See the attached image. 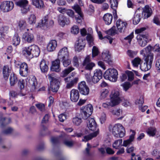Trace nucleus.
I'll use <instances>...</instances> for the list:
<instances>
[{
	"mask_svg": "<svg viewBox=\"0 0 160 160\" xmlns=\"http://www.w3.org/2000/svg\"><path fill=\"white\" fill-rule=\"evenodd\" d=\"M87 126L89 130H85L84 134H88L84 137L82 139L83 142H87L96 136L99 133L98 129L97 128V124L94 119L93 118H89L87 122Z\"/></svg>",
	"mask_w": 160,
	"mask_h": 160,
	"instance_id": "f257e3e1",
	"label": "nucleus"
},
{
	"mask_svg": "<svg viewBox=\"0 0 160 160\" xmlns=\"http://www.w3.org/2000/svg\"><path fill=\"white\" fill-rule=\"evenodd\" d=\"M85 77L88 82L95 83L102 78V72L101 71H88Z\"/></svg>",
	"mask_w": 160,
	"mask_h": 160,
	"instance_id": "f03ea898",
	"label": "nucleus"
},
{
	"mask_svg": "<svg viewBox=\"0 0 160 160\" xmlns=\"http://www.w3.org/2000/svg\"><path fill=\"white\" fill-rule=\"evenodd\" d=\"M58 59L61 60L62 62L64 67H67L71 63L69 52L67 47H64L60 50L58 53Z\"/></svg>",
	"mask_w": 160,
	"mask_h": 160,
	"instance_id": "7ed1b4c3",
	"label": "nucleus"
},
{
	"mask_svg": "<svg viewBox=\"0 0 160 160\" xmlns=\"http://www.w3.org/2000/svg\"><path fill=\"white\" fill-rule=\"evenodd\" d=\"M48 78L50 80V86L49 90L53 92H57L59 88L60 82L59 77H57L54 73L48 75Z\"/></svg>",
	"mask_w": 160,
	"mask_h": 160,
	"instance_id": "20e7f679",
	"label": "nucleus"
},
{
	"mask_svg": "<svg viewBox=\"0 0 160 160\" xmlns=\"http://www.w3.org/2000/svg\"><path fill=\"white\" fill-rule=\"evenodd\" d=\"M109 129L113 136L116 138H122L125 135V129L121 124H116Z\"/></svg>",
	"mask_w": 160,
	"mask_h": 160,
	"instance_id": "39448f33",
	"label": "nucleus"
},
{
	"mask_svg": "<svg viewBox=\"0 0 160 160\" xmlns=\"http://www.w3.org/2000/svg\"><path fill=\"white\" fill-rule=\"evenodd\" d=\"M143 59L145 62L143 64L142 66L140 65L141 70H149L151 68L152 62L153 60V54L152 53L143 54Z\"/></svg>",
	"mask_w": 160,
	"mask_h": 160,
	"instance_id": "423d86ee",
	"label": "nucleus"
},
{
	"mask_svg": "<svg viewBox=\"0 0 160 160\" xmlns=\"http://www.w3.org/2000/svg\"><path fill=\"white\" fill-rule=\"evenodd\" d=\"M67 138H68V136L64 132H62L61 135L59 137L52 138L51 139V141L53 144H54L58 142L59 141L61 140H64L63 143L66 146L69 147H72L74 144V142L72 140H64V139Z\"/></svg>",
	"mask_w": 160,
	"mask_h": 160,
	"instance_id": "0eeeda50",
	"label": "nucleus"
},
{
	"mask_svg": "<svg viewBox=\"0 0 160 160\" xmlns=\"http://www.w3.org/2000/svg\"><path fill=\"white\" fill-rule=\"evenodd\" d=\"M48 15L45 16L42 19L41 22L38 23V26L44 30L52 27L54 24V21L52 20L48 21Z\"/></svg>",
	"mask_w": 160,
	"mask_h": 160,
	"instance_id": "6e6552de",
	"label": "nucleus"
},
{
	"mask_svg": "<svg viewBox=\"0 0 160 160\" xmlns=\"http://www.w3.org/2000/svg\"><path fill=\"white\" fill-rule=\"evenodd\" d=\"M93 111V107L91 104H89L81 108V113L82 118L86 119L92 114Z\"/></svg>",
	"mask_w": 160,
	"mask_h": 160,
	"instance_id": "1a4fd4ad",
	"label": "nucleus"
},
{
	"mask_svg": "<svg viewBox=\"0 0 160 160\" xmlns=\"http://www.w3.org/2000/svg\"><path fill=\"white\" fill-rule=\"evenodd\" d=\"M118 74L117 71H106L103 76L106 79L114 82L117 80Z\"/></svg>",
	"mask_w": 160,
	"mask_h": 160,
	"instance_id": "9d476101",
	"label": "nucleus"
},
{
	"mask_svg": "<svg viewBox=\"0 0 160 160\" xmlns=\"http://www.w3.org/2000/svg\"><path fill=\"white\" fill-rule=\"evenodd\" d=\"M14 7V4L12 1H4L1 3L0 9L3 12H8L12 10Z\"/></svg>",
	"mask_w": 160,
	"mask_h": 160,
	"instance_id": "9b49d317",
	"label": "nucleus"
},
{
	"mask_svg": "<svg viewBox=\"0 0 160 160\" xmlns=\"http://www.w3.org/2000/svg\"><path fill=\"white\" fill-rule=\"evenodd\" d=\"M28 3V1L27 0H20L16 2V4L21 8L22 12L23 13H26L29 11Z\"/></svg>",
	"mask_w": 160,
	"mask_h": 160,
	"instance_id": "f8f14e48",
	"label": "nucleus"
},
{
	"mask_svg": "<svg viewBox=\"0 0 160 160\" xmlns=\"http://www.w3.org/2000/svg\"><path fill=\"white\" fill-rule=\"evenodd\" d=\"M110 99L116 105L119 104L121 101L119 92L117 90L112 91L110 95Z\"/></svg>",
	"mask_w": 160,
	"mask_h": 160,
	"instance_id": "ddd939ff",
	"label": "nucleus"
},
{
	"mask_svg": "<svg viewBox=\"0 0 160 160\" xmlns=\"http://www.w3.org/2000/svg\"><path fill=\"white\" fill-rule=\"evenodd\" d=\"M78 88L80 93L83 95H87L89 93V88L86 85L85 82L82 81L79 83L78 85Z\"/></svg>",
	"mask_w": 160,
	"mask_h": 160,
	"instance_id": "4468645a",
	"label": "nucleus"
},
{
	"mask_svg": "<svg viewBox=\"0 0 160 160\" xmlns=\"http://www.w3.org/2000/svg\"><path fill=\"white\" fill-rule=\"evenodd\" d=\"M26 84L30 86L32 91L35 90L37 85V80L35 76H31L29 79H27L26 81Z\"/></svg>",
	"mask_w": 160,
	"mask_h": 160,
	"instance_id": "2eb2a0df",
	"label": "nucleus"
},
{
	"mask_svg": "<svg viewBox=\"0 0 160 160\" xmlns=\"http://www.w3.org/2000/svg\"><path fill=\"white\" fill-rule=\"evenodd\" d=\"M102 57L104 61L106 62L109 65L112 66L113 62L112 60L111 55L108 51L103 52L102 53Z\"/></svg>",
	"mask_w": 160,
	"mask_h": 160,
	"instance_id": "dca6fc26",
	"label": "nucleus"
},
{
	"mask_svg": "<svg viewBox=\"0 0 160 160\" xmlns=\"http://www.w3.org/2000/svg\"><path fill=\"white\" fill-rule=\"evenodd\" d=\"M84 41L81 37L79 38L78 40L76 41L75 45V48L76 51L79 52L84 48L85 45L84 42Z\"/></svg>",
	"mask_w": 160,
	"mask_h": 160,
	"instance_id": "f3484780",
	"label": "nucleus"
},
{
	"mask_svg": "<svg viewBox=\"0 0 160 160\" xmlns=\"http://www.w3.org/2000/svg\"><path fill=\"white\" fill-rule=\"evenodd\" d=\"M116 24L118 30L120 32H121L122 31H124L125 29L127 23L119 19L117 21Z\"/></svg>",
	"mask_w": 160,
	"mask_h": 160,
	"instance_id": "a211bd4d",
	"label": "nucleus"
},
{
	"mask_svg": "<svg viewBox=\"0 0 160 160\" xmlns=\"http://www.w3.org/2000/svg\"><path fill=\"white\" fill-rule=\"evenodd\" d=\"M79 94L77 89H72L70 92V99L73 102H77L79 99Z\"/></svg>",
	"mask_w": 160,
	"mask_h": 160,
	"instance_id": "6ab92c4d",
	"label": "nucleus"
},
{
	"mask_svg": "<svg viewBox=\"0 0 160 160\" xmlns=\"http://www.w3.org/2000/svg\"><path fill=\"white\" fill-rule=\"evenodd\" d=\"M58 20L59 25L62 27H64L65 25H68L70 23L69 18L62 15L59 16Z\"/></svg>",
	"mask_w": 160,
	"mask_h": 160,
	"instance_id": "aec40b11",
	"label": "nucleus"
},
{
	"mask_svg": "<svg viewBox=\"0 0 160 160\" xmlns=\"http://www.w3.org/2000/svg\"><path fill=\"white\" fill-rule=\"evenodd\" d=\"M31 45L28 47H25L23 48L22 53L27 58L30 59L32 58V54Z\"/></svg>",
	"mask_w": 160,
	"mask_h": 160,
	"instance_id": "412c9836",
	"label": "nucleus"
},
{
	"mask_svg": "<svg viewBox=\"0 0 160 160\" xmlns=\"http://www.w3.org/2000/svg\"><path fill=\"white\" fill-rule=\"evenodd\" d=\"M22 38L28 43H31L34 41L33 34L30 32H25L22 35Z\"/></svg>",
	"mask_w": 160,
	"mask_h": 160,
	"instance_id": "4be33fe9",
	"label": "nucleus"
},
{
	"mask_svg": "<svg viewBox=\"0 0 160 160\" xmlns=\"http://www.w3.org/2000/svg\"><path fill=\"white\" fill-rule=\"evenodd\" d=\"M57 45V41L55 40H52L50 41L47 46V50L49 52L54 51Z\"/></svg>",
	"mask_w": 160,
	"mask_h": 160,
	"instance_id": "5701e85b",
	"label": "nucleus"
},
{
	"mask_svg": "<svg viewBox=\"0 0 160 160\" xmlns=\"http://www.w3.org/2000/svg\"><path fill=\"white\" fill-rule=\"evenodd\" d=\"M32 54V58L33 57H38L40 53V51L39 47L35 45H31Z\"/></svg>",
	"mask_w": 160,
	"mask_h": 160,
	"instance_id": "b1692460",
	"label": "nucleus"
},
{
	"mask_svg": "<svg viewBox=\"0 0 160 160\" xmlns=\"http://www.w3.org/2000/svg\"><path fill=\"white\" fill-rule=\"evenodd\" d=\"M60 60L57 59L52 62L50 70H60Z\"/></svg>",
	"mask_w": 160,
	"mask_h": 160,
	"instance_id": "393cba45",
	"label": "nucleus"
},
{
	"mask_svg": "<svg viewBox=\"0 0 160 160\" xmlns=\"http://www.w3.org/2000/svg\"><path fill=\"white\" fill-rule=\"evenodd\" d=\"M32 4L36 8L42 9L45 7L44 2L42 0H32Z\"/></svg>",
	"mask_w": 160,
	"mask_h": 160,
	"instance_id": "a878e982",
	"label": "nucleus"
},
{
	"mask_svg": "<svg viewBox=\"0 0 160 160\" xmlns=\"http://www.w3.org/2000/svg\"><path fill=\"white\" fill-rule=\"evenodd\" d=\"M145 18L149 17L152 15V11L151 8L148 5H146L143 10Z\"/></svg>",
	"mask_w": 160,
	"mask_h": 160,
	"instance_id": "bb28decb",
	"label": "nucleus"
},
{
	"mask_svg": "<svg viewBox=\"0 0 160 160\" xmlns=\"http://www.w3.org/2000/svg\"><path fill=\"white\" fill-rule=\"evenodd\" d=\"M113 17L111 14L107 13L103 17V19L105 24L108 25H110L112 22Z\"/></svg>",
	"mask_w": 160,
	"mask_h": 160,
	"instance_id": "cd10ccee",
	"label": "nucleus"
},
{
	"mask_svg": "<svg viewBox=\"0 0 160 160\" xmlns=\"http://www.w3.org/2000/svg\"><path fill=\"white\" fill-rule=\"evenodd\" d=\"M20 42V38L18 33H15L12 40V44L15 46L19 45Z\"/></svg>",
	"mask_w": 160,
	"mask_h": 160,
	"instance_id": "c85d7f7f",
	"label": "nucleus"
},
{
	"mask_svg": "<svg viewBox=\"0 0 160 160\" xmlns=\"http://www.w3.org/2000/svg\"><path fill=\"white\" fill-rule=\"evenodd\" d=\"M15 66L18 68H19L20 70H28V64L25 62H17L15 63Z\"/></svg>",
	"mask_w": 160,
	"mask_h": 160,
	"instance_id": "c756f323",
	"label": "nucleus"
},
{
	"mask_svg": "<svg viewBox=\"0 0 160 160\" xmlns=\"http://www.w3.org/2000/svg\"><path fill=\"white\" fill-rule=\"evenodd\" d=\"M116 105L110 99L108 100L105 102H104L102 104V106L103 108L109 109L110 108L113 107Z\"/></svg>",
	"mask_w": 160,
	"mask_h": 160,
	"instance_id": "7c9ffc66",
	"label": "nucleus"
},
{
	"mask_svg": "<svg viewBox=\"0 0 160 160\" xmlns=\"http://www.w3.org/2000/svg\"><path fill=\"white\" fill-rule=\"evenodd\" d=\"M141 59L139 57L135 58L132 61V63L133 66L135 68H137L138 65H140H140H142V66H143V64L141 62Z\"/></svg>",
	"mask_w": 160,
	"mask_h": 160,
	"instance_id": "2f4dec72",
	"label": "nucleus"
},
{
	"mask_svg": "<svg viewBox=\"0 0 160 160\" xmlns=\"http://www.w3.org/2000/svg\"><path fill=\"white\" fill-rule=\"evenodd\" d=\"M122 139L115 140L112 144V147L116 149H119L122 146Z\"/></svg>",
	"mask_w": 160,
	"mask_h": 160,
	"instance_id": "473e14b6",
	"label": "nucleus"
},
{
	"mask_svg": "<svg viewBox=\"0 0 160 160\" xmlns=\"http://www.w3.org/2000/svg\"><path fill=\"white\" fill-rule=\"evenodd\" d=\"M78 81V77L75 78L73 79L70 82L67 83L66 87L68 89L72 88L74 85L76 84Z\"/></svg>",
	"mask_w": 160,
	"mask_h": 160,
	"instance_id": "72a5a7b5",
	"label": "nucleus"
},
{
	"mask_svg": "<svg viewBox=\"0 0 160 160\" xmlns=\"http://www.w3.org/2000/svg\"><path fill=\"white\" fill-rule=\"evenodd\" d=\"M17 81L16 76L14 73L11 74L10 77V82L11 86H14Z\"/></svg>",
	"mask_w": 160,
	"mask_h": 160,
	"instance_id": "f704fd0d",
	"label": "nucleus"
},
{
	"mask_svg": "<svg viewBox=\"0 0 160 160\" xmlns=\"http://www.w3.org/2000/svg\"><path fill=\"white\" fill-rule=\"evenodd\" d=\"M147 133L149 136H154L156 132V129L155 127H150L146 131Z\"/></svg>",
	"mask_w": 160,
	"mask_h": 160,
	"instance_id": "c9c22d12",
	"label": "nucleus"
},
{
	"mask_svg": "<svg viewBox=\"0 0 160 160\" xmlns=\"http://www.w3.org/2000/svg\"><path fill=\"white\" fill-rule=\"evenodd\" d=\"M10 122V118H2L0 121V127L1 128H3L4 126L9 123Z\"/></svg>",
	"mask_w": 160,
	"mask_h": 160,
	"instance_id": "e433bc0d",
	"label": "nucleus"
},
{
	"mask_svg": "<svg viewBox=\"0 0 160 160\" xmlns=\"http://www.w3.org/2000/svg\"><path fill=\"white\" fill-rule=\"evenodd\" d=\"M47 62L44 60H42L40 64L41 70H48V67Z\"/></svg>",
	"mask_w": 160,
	"mask_h": 160,
	"instance_id": "4c0bfd02",
	"label": "nucleus"
},
{
	"mask_svg": "<svg viewBox=\"0 0 160 160\" xmlns=\"http://www.w3.org/2000/svg\"><path fill=\"white\" fill-rule=\"evenodd\" d=\"M122 87L123 90L125 92L127 91L132 86V84L128 82H126L121 85Z\"/></svg>",
	"mask_w": 160,
	"mask_h": 160,
	"instance_id": "58836bf2",
	"label": "nucleus"
},
{
	"mask_svg": "<svg viewBox=\"0 0 160 160\" xmlns=\"http://www.w3.org/2000/svg\"><path fill=\"white\" fill-rule=\"evenodd\" d=\"M18 26L21 30L25 29L26 28L27 23L26 21L23 20H20L18 23Z\"/></svg>",
	"mask_w": 160,
	"mask_h": 160,
	"instance_id": "ea45409f",
	"label": "nucleus"
},
{
	"mask_svg": "<svg viewBox=\"0 0 160 160\" xmlns=\"http://www.w3.org/2000/svg\"><path fill=\"white\" fill-rule=\"evenodd\" d=\"M36 21V18L34 14H31L28 18V22L30 24H34Z\"/></svg>",
	"mask_w": 160,
	"mask_h": 160,
	"instance_id": "a19ab883",
	"label": "nucleus"
},
{
	"mask_svg": "<svg viewBox=\"0 0 160 160\" xmlns=\"http://www.w3.org/2000/svg\"><path fill=\"white\" fill-rule=\"evenodd\" d=\"M111 7L112 9H117L118 5V0H111L109 1Z\"/></svg>",
	"mask_w": 160,
	"mask_h": 160,
	"instance_id": "79ce46f5",
	"label": "nucleus"
},
{
	"mask_svg": "<svg viewBox=\"0 0 160 160\" xmlns=\"http://www.w3.org/2000/svg\"><path fill=\"white\" fill-rule=\"evenodd\" d=\"M140 15L139 14H137L134 16L132 19L133 24L135 25H137L140 22L141 18Z\"/></svg>",
	"mask_w": 160,
	"mask_h": 160,
	"instance_id": "37998d69",
	"label": "nucleus"
},
{
	"mask_svg": "<svg viewBox=\"0 0 160 160\" xmlns=\"http://www.w3.org/2000/svg\"><path fill=\"white\" fill-rule=\"evenodd\" d=\"M83 17L82 13L78 14V15H76L74 18H75L77 22L78 23H81L82 22V19Z\"/></svg>",
	"mask_w": 160,
	"mask_h": 160,
	"instance_id": "c03bdc74",
	"label": "nucleus"
},
{
	"mask_svg": "<svg viewBox=\"0 0 160 160\" xmlns=\"http://www.w3.org/2000/svg\"><path fill=\"white\" fill-rule=\"evenodd\" d=\"M152 46L149 45L147 46L145 48H144L143 49L140 51V53L142 54H143L144 53H151V51L152 49Z\"/></svg>",
	"mask_w": 160,
	"mask_h": 160,
	"instance_id": "a18cd8bd",
	"label": "nucleus"
},
{
	"mask_svg": "<svg viewBox=\"0 0 160 160\" xmlns=\"http://www.w3.org/2000/svg\"><path fill=\"white\" fill-rule=\"evenodd\" d=\"M126 74L128 77V81H131L134 79V75L132 72L129 71H126Z\"/></svg>",
	"mask_w": 160,
	"mask_h": 160,
	"instance_id": "49530a36",
	"label": "nucleus"
},
{
	"mask_svg": "<svg viewBox=\"0 0 160 160\" xmlns=\"http://www.w3.org/2000/svg\"><path fill=\"white\" fill-rule=\"evenodd\" d=\"M72 122L74 124L78 126L81 123L82 121L81 118L75 117L73 118Z\"/></svg>",
	"mask_w": 160,
	"mask_h": 160,
	"instance_id": "de8ad7c7",
	"label": "nucleus"
},
{
	"mask_svg": "<svg viewBox=\"0 0 160 160\" xmlns=\"http://www.w3.org/2000/svg\"><path fill=\"white\" fill-rule=\"evenodd\" d=\"M108 91L107 89H104L102 92L100 98L101 99H104L106 98L108 95Z\"/></svg>",
	"mask_w": 160,
	"mask_h": 160,
	"instance_id": "09e8293b",
	"label": "nucleus"
},
{
	"mask_svg": "<svg viewBox=\"0 0 160 160\" xmlns=\"http://www.w3.org/2000/svg\"><path fill=\"white\" fill-rule=\"evenodd\" d=\"M135 103L136 104L138 105L139 106H142L144 103L143 97L141 96L139 98L137 99Z\"/></svg>",
	"mask_w": 160,
	"mask_h": 160,
	"instance_id": "8fccbe9b",
	"label": "nucleus"
},
{
	"mask_svg": "<svg viewBox=\"0 0 160 160\" xmlns=\"http://www.w3.org/2000/svg\"><path fill=\"white\" fill-rule=\"evenodd\" d=\"M99 50L98 48L95 46L93 47L92 51V57H94L98 55Z\"/></svg>",
	"mask_w": 160,
	"mask_h": 160,
	"instance_id": "3c124183",
	"label": "nucleus"
},
{
	"mask_svg": "<svg viewBox=\"0 0 160 160\" xmlns=\"http://www.w3.org/2000/svg\"><path fill=\"white\" fill-rule=\"evenodd\" d=\"M122 110L120 108L114 110L112 111V114L117 116H120L122 115Z\"/></svg>",
	"mask_w": 160,
	"mask_h": 160,
	"instance_id": "603ef678",
	"label": "nucleus"
},
{
	"mask_svg": "<svg viewBox=\"0 0 160 160\" xmlns=\"http://www.w3.org/2000/svg\"><path fill=\"white\" fill-rule=\"evenodd\" d=\"M72 8L74 9L78 14L82 13L81 7L78 4L72 7Z\"/></svg>",
	"mask_w": 160,
	"mask_h": 160,
	"instance_id": "864d4df0",
	"label": "nucleus"
},
{
	"mask_svg": "<svg viewBox=\"0 0 160 160\" xmlns=\"http://www.w3.org/2000/svg\"><path fill=\"white\" fill-rule=\"evenodd\" d=\"M95 65V64L92 62L88 63L85 65V68L87 70H91Z\"/></svg>",
	"mask_w": 160,
	"mask_h": 160,
	"instance_id": "5fc2aeb1",
	"label": "nucleus"
},
{
	"mask_svg": "<svg viewBox=\"0 0 160 160\" xmlns=\"http://www.w3.org/2000/svg\"><path fill=\"white\" fill-rule=\"evenodd\" d=\"M36 107L41 112H43L45 110V105L42 103L36 104L35 105Z\"/></svg>",
	"mask_w": 160,
	"mask_h": 160,
	"instance_id": "6e6d98bb",
	"label": "nucleus"
},
{
	"mask_svg": "<svg viewBox=\"0 0 160 160\" xmlns=\"http://www.w3.org/2000/svg\"><path fill=\"white\" fill-rule=\"evenodd\" d=\"M148 38L147 37V39L144 38L142 40H141L139 41L138 42L139 45L142 47L145 46L147 44Z\"/></svg>",
	"mask_w": 160,
	"mask_h": 160,
	"instance_id": "4d7b16f0",
	"label": "nucleus"
},
{
	"mask_svg": "<svg viewBox=\"0 0 160 160\" xmlns=\"http://www.w3.org/2000/svg\"><path fill=\"white\" fill-rule=\"evenodd\" d=\"M67 14L70 17L72 18H74L75 17L74 12L71 9H68L66 12Z\"/></svg>",
	"mask_w": 160,
	"mask_h": 160,
	"instance_id": "13d9d810",
	"label": "nucleus"
},
{
	"mask_svg": "<svg viewBox=\"0 0 160 160\" xmlns=\"http://www.w3.org/2000/svg\"><path fill=\"white\" fill-rule=\"evenodd\" d=\"M79 28L77 26H73L71 28V32L74 34H77L79 32Z\"/></svg>",
	"mask_w": 160,
	"mask_h": 160,
	"instance_id": "bf43d9fd",
	"label": "nucleus"
},
{
	"mask_svg": "<svg viewBox=\"0 0 160 160\" xmlns=\"http://www.w3.org/2000/svg\"><path fill=\"white\" fill-rule=\"evenodd\" d=\"M146 28L145 27L137 28L135 29V33L136 34H140L141 33H142L143 31L146 30Z\"/></svg>",
	"mask_w": 160,
	"mask_h": 160,
	"instance_id": "052dcab7",
	"label": "nucleus"
},
{
	"mask_svg": "<svg viewBox=\"0 0 160 160\" xmlns=\"http://www.w3.org/2000/svg\"><path fill=\"white\" fill-rule=\"evenodd\" d=\"M133 141L129 139L124 140L122 145L125 147H128L130 145Z\"/></svg>",
	"mask_w": 160,
	"mask_h": 160,
	"instance_id": "680f3d73",
	"label": "nucleus"
},
{
	"mask_svg": "<svg viewBox=\"0 0 160 160\" xmlns=\"http://www.w3.org/2000/svg\"><path fill=\"white\" fill-rule=\"evenodd\" d=\"M90 57L89 55L87 56L83 62L82 64L83 66H85L86 64L90 63Z\"/></svg>",
	"mask_w": 160,
	"mask_h": 160,
	"instance_id": "e2e57ef3",
	"label": "nucleus"
},
{
	"mask_svg": "<svg viewBox=\"0 0 160 160\" xmlns=\"http://www.w3.org/2000/svg\"><path fill=\"white\" fill-rule=\"evenodd\" d=\"M130 135L129 139L133 141L136 134V132L134 130L131 129L130 130Z\"/></svg>",
	"mask_w": 160,
	"mask_h": 160,
	"instance_id": "0e129e2a",
	"label": "nucleus"
},
{
	"mask_svg": "<svg viewBox=\"0 0 160 160\" xmlns=\"http://www.w3.org/2000/svg\"><path fill=\"white\" fill-rule=\"evenodd\" d=\"M58 117L59 121L62 122L66 119L67 116L65 113H62Z\"/></svg>",
	"mask_w": 160,
	"mask_h": 160,
	"instance_id": "69168bd1",
	"label": "nucleus"
},
{
	"mask_svg": "<svg viewBox=\"0 0 160 160\" xmlns=\"http://www.w3.org/2000/svg\"><path fill=\"white\" fill-rule=\"evenodd\" d=\"M134 37V33L133 32H131L130 34L126 37L124 38V39L126 40H128V42L130 43L132 39Z\"/></svg>",
	"mask_w": 160,
	"mask_h": 160,
	"instance_id": "338daca9",
	"label": "nucleus"
},
{
	"mask_svg": "<svg viewBox=\"0 0 160 160\" xmlns=\"http://www.w3.org/2000/svg\"><path fill=\"white\" fill-rule=\"evenodd\" d=\"M73 66L77 68L79 66V62L78 61V59L76 56L74 57L72 61Z\"/></svg>",
	"mask_w": 160,
	"mask_h": 160,
	"instance_id": "774afa93",
	"label": "nucleus"
}]
</instances>
